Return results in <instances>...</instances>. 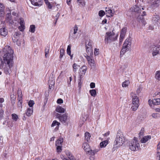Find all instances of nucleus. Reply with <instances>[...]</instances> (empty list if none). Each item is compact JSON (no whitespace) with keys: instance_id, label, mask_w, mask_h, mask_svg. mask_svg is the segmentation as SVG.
I'll use <instances>...</instances> for the list:
<instances>
[{"instance_id":"obj_1","label":"nucleus","mask_w":160,"mask_h":160,"mask_svg":"<svg viewBox=\"0 0 160 160\" xmlns=\"http://www.w3.org/2000/svg\"><path fill=\"white\" fill-rule=\"evenodd\" d=\"M3 51L5 52L3 56L4 62L7 64L9 68L12 67L13 63V51L9 46H7L4 48Z\"/></svg>"},{"instance_id":"obj_53","label":"nucleus","mask_w":160,"mask_h":160,"mask_svg":"<svg viewBox=\"0 0 160 160\" xmlns=\"http://www.w3.org/2000/svg\"><path fill=\"white\" fill-rule=\"evenodd\" d=\"M144 128H142L140 132L139 133V134L140 135H143V134L144 133Z\"/></svg>"},{"instance_id":"obj_57","label":"nucleus","mask_w":160,"mask_h":160,"mask_svg":"<svg viewBox=\"0 0 160 160\" xmlns=\"http://www.w3.org/2000/svg\"><path fill=\"white\" fill-rule=\"evenodd\" d=\"M81 76L80 77V79L79 80V82L78 83V87H79V88H81V86L82 83V82H81Z\"/></svg>"},{"instance_id":"obj_12","label":"nucleus","mask_w":160,"mask_h":160,"mask_svg":"<svg viewBox=\"0 0 160 160\" xmlns=\"http://www.w3.org/2000/svg\"><path fill=\"white\" fill-rule=\"evenodd\" d=\"M21 33L19 32H16L12 38V40L14 42H17L19 39V37Z\"/></svg>"},{"instance_id":"obj_23","label":"nucleus","mask_w":160,"mask_h":160,"mask_svg":"<svg viewBox=\"0 0 160 160\" xmlns=\"http://www.w3.org/2000/svg\"><path fill=\"white\" fill-rule=\"evenodd\" d=\"M87 70V67L86 66H83L80 69V72L82 74H85Z\"/></svg>"},{"instance_id":"obj_34","label":"nucleus","mask_w":160,"mask_h":160,"mask_svg":"<svg viewBox=\"0 0 160 160\" xmlns=\"http://www.w3.org/2000/svg\"><path fill=\"white\" fill-rule=\"evenodd\" d=\"M79 66L76 63H74L72 65L73 71L76 72L79 68Z\"/></svg>"},{"instance_id":"obj_8","label":"nucleus","mask_w":160,"mask_h":160,"mask_svg":"<svg viewBox=\"0 0 160 160\" xmlns=\"http://www.w3.org/2000/svg\"><path fill=\"white\" fill-rule=\"evenodd\" d=\"M88 61V63L91 67V68H94L95 66V64L94 63V61L93 57L92 56L87 55L85 56Z\"/></svg>"},{"instance_id":"obj_36","label":"nucleus","mask_w":160,"mask_h":160,"mask_svg":"<svg viewBox=\"0 0 160 160\" xmlns=\"http://www.w3.org/2000/svg\"><path fill=\"white\" fill-rule=\"evenodd\" d=\"M67 155L71 160H74L73 156L70 152H67Z\"/></svg>"},{"instance_id":"obj_9","label":"nucleus","mask_w":160,"mask_h":160,"mask_svg":"<svg viewBox=\"0 0 160 160\" xmlns=\"http://www.w3.org/2000/svg\"><path fill=\"white\" fill-rule=\"evenodd\" d=\"M56 117L59 119L61 122H65L67 119L68 115L66 113H65L62 115L57 113L56 115Z\"/></svg>"},{"instance_id":"obj_59","label":"nucleus","mask_w":160,"mask_h":160,"mask_svg":"<svg viewBox=\"0 0 160 160\" xmlns=\"http://www.w3.org/2000/svg\"><path fill=\"white\" fill-rule=\"evenodd\" d=\"M47 6L48 7V8L49 9H51L52 8V6L51 5V4L50 2H49L48 3L46 4Z\"/></svg>"},{"instance_id":"obj_51","label":"nucleus","mask_w":160,"mask_h":160,"mask_svg":"<svg viewBox=\"0 0 160 160\" xmlns=\"http://www.w3.org/2000/svg\"><path fill=\"white\" fill-rule=\"evenodd\" d=\"M159 1H156L155 3H154V7H158L159 5Z\"/></svg>"},{"instance_id":"obj_48","label":"nucleus","mask_w":160,"mask_h":160,"mask_svg":"<svg viewBox=\"0 0 160 160\" xmlns=\"http://www.w3.org/2000/svg\"><path fill=\"white\" fill-rule=\"evenodd\" d=\"M142 89V88L141 87H139V88L137 89L136 90V93L137 94H139L141 92V91Z\"/></svg>"},{"instance_id":"obj_39","label":"nucleus","mask_w":160,"mask_h":160,"mask_svg":"<svg viewBox=\"0 0 160 160\" xmlns=\"http://www.w3.org/2000/svg\"><path fill=\"white\" fill-rule=\"evenodd\" d=\"M11 17L12 16L10 12L6 14V19L7 20H8V21H10L11 20Z\"/></svg>"},{"instance_id":"obj_11","label":"nucleus","mask_w":160,"mask_h":160,"mask_svg":"<svg viewBox=\"0 0 160 160\" xmlns=\"http://www.w3.org/2000/svg\"><path fill=\"white\" fill-rule=\"evenodd\" d=\"M105 11L106 12L107 16L108 17H112L115 12L114 10L112 11L109 8L107 7L106 8Z\"/></svg>"},{"instance_id":"obj_50","label":"nucleus","mask_w":160,"mask_h":160,"mask_svg":"<svg viewBox=\"0 0 160 160\" xmlns=\"http://www.w3.org/2000/svg\"><path fill=\"white\" fill-rule=\"evenodd\" d=\"M3 111L2 109L0 108V118H1L3 117Z\"/></svg>"},{"instance_id":"obj_61","label":"nucleus","mask_w":160,"mask_h":160,"mask_svg":"<svg viewBox=\"0 0 160 160\" xmlns=\"http://www.w3.org/2000/svg\"><path fill=\"white\" fill-rule=\"evenodd\" d=\"M20 25H24V21L23 20L21 19L20 21Z\"/></svg>"},{"instance_id":"obj_27","label":"nucleus","mask_w":160,"mask_h":160,"mask_svg":"<svg viewBox=\"0 0 160 160\" xmlns=\"http://www.w3.org/2000/svg\"><path fill=\"white\" fill-rule=\"evenodd\" d=\"M108 143L107 140L101 142L100 144V146L101 148H104L106 146Z\"/></svg>"},{"instance_id":"obj_6","label":"nucleus","mask_w":160,"mask_h":160,"mask_svg":"<svg viewBox=\"0 0 160 160\" xmlns=\"http://www.w3.org/2000/svg\"><path fill=\"white\" fill-rule=\"evenodd\" d=\"M125 141L123 134L122 132H118L115 140V144L118 145V146H122Z\"/></svg>"},{"instance_id":"obj_60","label":"nucleus","mask_w":160,"mask_h":160,"mask_svg":"<svg viewBox=\"0 0 160 160\" xmlns=\"http://www.w3.org/2000/svg\"><path fill=\"white\" fill-rule=\"evenodd\" d=\"M98 49H97V48H95V51H94V52L95 55H98Z\"/></svg>"},{"instance_id":"obj_42","label":"nucleus","mask_w":160,"mask_h":160,"mask_svg":"<svg viewBox=\"0 0 160 160\" xmlns=\"http://www.w3.org/2000/svg\"><path fill=\"white\" fill-rule=\"evenodd\" d=\"M64 54V50L63 49H61L60 50V58H61Z\"/></svg>"},{"instance_id":"obj_40","label":"nucleus","mask_w":160,"mask_h":160,"mask_svg":"<svg viewBox=\"0 0 160 160\" xmlns=\"http://www.w3.org/2000/svg\"><path fill=\"white\" fill-rule=\"evenodd\" d=\"M71 46L70 45H68L67 50V53L69 55H71Z\"/></svg>"},{"instance_id":"obj_55","label":"nucleus","mask_w":160,"mask_h":160,"mask_svg":"<svg viewBox=\"0 0 160 160\" xmlns=\"http://www.w3.org/2000/svg\"><path fill=\"white\" fill-rule=\"evenodd\" d=\"M63 100L61 98L58 99L57 101V102L58 103H59H59H63Z\"/></svg>"},{"instance_id":"obj_41","label":"nucleus","mask_w":160,"mask_h":160,"mask_svg":"<svg viewBox=\"0 0 160 160\" xmlns=\"http://www.w3.org/2000/svg\"><path fill=\"white\" fill-rule=\"evenodd\" d=\"M12 116V119L15 121H16L18 118V115L16 114H13Z\"/></svg>"},{"instance_id":"obj_63","label":"nucleus","mask_w":160,"mask_h":160,"mask_svg":"<svg viewBox=\"0 0 160 160\" xmlns=\"http://www.w3.org/2000/svg\"><path fill=\"white\" fill-rule=\"evenodd\" d=\"M125 35V34H122L121 33L120 35V38H124Z\"/></svg>"},{"instance_id":"obj_37","label":"nucleus","mask_w":160,"mask_h":160,"mask_svg":"<svg viewBox=\"0 0 160 160\" xmlns=\"http://www.w3.org/2000/svg\"><path fill=\"white\" fill-rule=\"evenodd\" d=\"M35 27L34 25H31L29 29V31L32 32H34L35 31Z\"/></svg>"},{"instance_id":"obj_44","label":"nucleus","mask_w":160,"mask_h":160,"mask_svg":"<svg viewBox=\"0 0 160 160\" xmlns=\"http://www.w3.org/2000/svg\"><path fill=\"white\" fill-rule=\"evenodd\" d=\"M127 31V28H122L121 32V33L122 34L125 35Z\"/></svg>"},{"instance_id":"obj_54","label":"nucleus","mask_w":160,"mask_h":160,"mask_svg":"<svg viewBox=\"0 0 160 160\" xmlns=\"http://www.w3.org/2000/svg\"><path fill=\"white\" fill-rule=\"evenodd\" d=\"M87 42H86V45H87L90 48H91L92 46V42H90L89 41L88 42V44H87Z\"/></svg>"},{"instance_id":"obj_33","label":"nucleus","mask_w":160,"mask_h":160,"mask_svg":"<svg viewBox=\"0 0 160 160\" xmlns=\"http://www.w3.org/2000/svg\"><path fill=\"white\" fill-rule=\"evenodd\" d=\"M90 134L89 132H87L85 133V139H86V140H87V141H88V140L90 139Z\"/></svg>"},{"instance_id":"obj_2","label":"nucleus","mask_w":160,"mask_h":160,"mask_svg":"<svg viewBox=\"0 0 160 160\" xmlns=\"http://www.w3.org/2000/svg\"><path fill=\"white\" fill-rule=\"evenodd\" d=\"M131 96L132 98L131 108L132 110L136 111L138 108L139 105V98L132 92L131 93Z\"/></svg>"},{"instance_id":"obj_49","label":"nucleus","mask_w":160,"mask_h":160,"mask_svg":"<svg viewBox=\"0 0 160 160\" xmlns=\"http://www.w3.org/2000/svg\"><path fill=\"white\" fill-rule=\"evenodd\" d=\"M34 104L33 101L30 100L28 102V105L30 107H32Z\"/></svg>"},{"instance_id":"obj_26","label":"nucleus","mask_w":160,"mask_h":160,"mask_svg":"<svg viewBox=\"0 0 160 160\" xmlns=\"http://www.w3.org/2000/svg\"><path fill=\"white\" fill-rule=\"evenodd\" d=\"M33 113V110L32 108H28L26 112V114L27 115L28 117L31 116L32 114Z\"/></svg>"},{"instance_id":"obj_18","label":"nucleus","mask_w":160,"mask_h":160,"mask_svg":"<svg viewBox=\"0 0 160 160\" xmlns=\"http://www.w3.org/2000/svg\"><path fill=\"white\" fill-rule=\"evenodd\" d=\"M32 3L36 6H38L41 5L42 0H30Z\"/></svg>"},{"instance_id":"obj_64","label":"nucleus","mask_w":160,"mask_h":160,"mask_svg":"<svg viewBox=\"0 0 160 160\" xmlns=\"http://www.w3.org/2000/svg\"><path fill=\"white\" fill-rule=\"evenodd\" d=\"M155 110L156 112H160V107L156 108L155 109Z\"/></svg>"},{"instance_id":"obj_43","label":"nucleus","mask_w":160,"mask_h":160,"mask_svg":"<svg viewBox=\"0 0 160 160\" xmlns=\"http://www.w3.org/2000/svg\"><path fill=\"white\" fill-rule=\"evenodd\" d=\"M98 14L100 17H102L105 14V13L104 11L100 10L99 11Z\"/></svg>"},{"instance_id":"obj_22","label":"nucleus","mask_w":160,"mask_h":160,"mask_svg":"<svg viewBox=\"0 0 160 160\" xmlns=\"http://www.w3.org/2000/svg\"><path fill=\"white\" fill-rule=\"evenodd\" d=\"M48 83L49 84V88L51 89L53 87V86L54 85L55 81L54 79L52 78H50L48 81Z\"/></svg>"},{"instance_id":"obj_5","label":"nucleus","mask_w":160,"mask_h":160,"mask_svg":"<svg viewBox=\"0 0 160 160\" xmlns=\"http://www.w3.org/2000/svg\"><path fill=\"white\" fill-rule=\"evenodd\" d=\"M129 147L131 150L134 151L136 150V148L138 149H139L140 147V145L138 142L137 138H134L129 143Z\"/></svg>"},{"instance_id":"obj_28","label":"nucleus","mask_w":160,"mask_h":160,"mask_svg":"<svg viewBox=\"0 0 160 160\" xmlns=\"http://www.w3.org/2000/svg\"><path fill=\"white\" fill-rule=\"evenodd\" d=\"M11 67H9L8 65L6 66V67L4 68V72L7 74H9L11 72V70L10 68Z\"/></svg>"},{"instance_id":"obj_47","label":"nucleus","mask_w":160,"mask_h":160,"mask_svg":"<svg viewBox=\"0 0 160 160\" xmlns=\"http://www.w3.org/2000/svg\"><path fill=\"white\" fill-rule=\"evenodd\" d=\"M159 19V17L158 16H156L153 18V20L155 21L158 22Z\"/></svg>"},{"instance_id":"obj_31","label":"nucleus","mask_w":160,"mask_h":160,"mask_svg":"<svg viewBox=\"0 0 160 160\" xmlns=\"http://www.w3.org/2000/svg\"><path fill=\"white\" fill-rule=\"evenodd\" d=\"M91 95L93 97H95L96 95V92L95 89H92L89 91Z\"/></svg>"},{"instance_id":"obj_14","label":"nucleus","mask_w":160,"mask_h":160,"mask_svg":"<svg viewBox=\"0 0 160 160\" xmlns=\"http://www.w3.org/2000/svg\"><path fill=\"white\" fill-rule=\"evenodd\" d=\"M151 138V136L150 135H148L144 137L141 140V142L142 143H145L148 140H150Z\"/></svg>"},{"instance_id":"obj_35","label":"nucleus","mask_w":160,"mask_h":160,"mask_svg":"<svg viewBox=\"0 0 160 160\" xmlns=\"http://www.w3.org/2000/svg\"><path fill=\"white\" fill-rule=\"evenodd\" d=\"M60 124V123L59 122H58L56 120H55L53 121L51 125V126L52 127H53L57 125V126L58 127Z\"/></svg>"},{"instance_id":"obj_3","label":"nucleus","mask_w":160,"mask_h":160,"mask_svg":"<svg viewBox=\"0 0 160 160\" xmlns=\"http://www.w3.org/2000/svg\"><path fill=\"white\" fill-rule=\"evenodd\" d=\"M131 44V42L130 38H128L126 39L120 52L121 55H123L127 51L129 50L130 48Z\"/></svg>"},{"instance_id":"obj_15","label":"nucleus","mask_w":160,"mask_h":160,"mask_svg":"<svg viewBox=\"0 0 160 160\" xmlns=\"http://www.w3.org/2000/svg\"><path fill=\"white\" fill-rule=\"evenodd\" d=\"M138 19L139 23L142 25L145 26L146 24V22L142 16L138 17Z\"/></svg>"},{"instance_id":"obj_46","label":"nucleus","mask_w":160,"mask_h":160,"mask_svg":"<svg viewBox=\"0 0 160 160\" xmlns=\"http://www.w3.org/2000/svg\"><path fill=\"white\" fill-rule=\"evenodd\" d=\"M57 151L58 152H61V151L62 149L61 146H57Z\"/></svg>"},{"instance_id":"obj_38","label":"nucleus","mask_w":160,"mask_h":160,"mask_svg":"<svg viewBox=\"0 0 160 160\" xmlns=\"http://www.w3.org/2000/svg\"><path fill=\"white\" fill-rule=\"evenodd\" d=\"M78 27L76 25L74 27V29H73V34H72V37H74V35H75L77 32V31L78 30Z\"/></svg>"},{"instance_id":"obj_13","label":"nucleus","mask_w":160,"mask_h":160,"mask_svg":"<svg viewBox=\"0 0 160 160\" xmlns=\"http://www.w3.org/2000/svg\"><path fill=\"white\" fill-rule=\"evenodd\" d=\"M99 151V149L92 150L91 148L87 152L90 155L93 156Z\"/></svg>"},{"instance_id":"obj_17","label":"nucleus","mask_w":160,"mask_h":160,"mask_svg":"<svg viewBox=\"0 0 160 160\" xmlns=\"http://www.w3.org/2000/svg\"><path fill=\"white\" fill-rule=\"evenodd\" d=\"M5 7L3 4L0 3V16L3 17L5 14L4 10Z\"/></svg>"},{"instance_id":"obj_30","label":"nucleus","mask_w":160,"mask_h":160,"mask_svg":"<svg viewBox=\"0 0 160 160\" xmlns=\"http://www.w3.org/2000/svg\"><path fill=\"white\" fill-rule=\"evenodd\" d=\"M129 83L130 82L129 80H126L122 82V86L123 87L125 88L128 86Z\"/></svg>"},{"instance_id":"obj_58","label":"nucleus","mask_w":160,"mask_h":160,"mask_svg":"<svg viewBox=\"0 0 160 160\" xmlns=\"http://www.w3.org/2000/svg\"><path fill=\"white\" fill-rule=\"evenodd\" d=\"M49 52V49H46L45 50V56L46 57H47V55L48 53Z\"/></svg>"},{"instance_id":"obj_16","label":"nucleus","mask_w":160,"mask_h":160,"mask_svg":"<svg viewBox=\"0 0 160 160\" xmlns=\"http://www.w3.org/2000/svg\"><path fill=\"white\" fill-rule=\"evenodd\" d=\"M8 31L5 28H2L0 29V34L1 35L5 36L7 35Z\"/></svg>"},{"instance_id":"obj_7","label":"nucleus","mask_w":160,"mask_h":160,"mask_svg":"<svg viewBox=\"0 0 160 160\" xmlns=\"http://www.w3.org/2000/svg\"><path fill=\"white\" fill-rule=\"evenodd\" d=\"M151 49L153 56L160 54V47L152 45L151 47Z\"/></svg>"},{"instance_id":"obj_24","label":"nucleus","mask_w":160,"mask_h":160,"mask_svg":"<svg viewBox=\"0 0 160 160\" xmlns=\"http://www.w3.org/2000/svg\"><path fill=\"white\" fill-rule=\"evenodd\" d=\"M63 138L61 137L56 142V146H61L63 142Z\"/></svg>"},{"instance_id":"obj_19","label":"nucleus","mask_w":160,"mask_h":160,"mask_svg":"<svg viewBox=\"0 0 160 160\" xmlns=\"http://www.w3.org/2000/svg\"><path fill=\"white\" fill-rule=\"evenodd\" d=\"M86 52L88 55L89 56H92L93 55V52L91 48H90L87 45H86Z\"/></svg>"},{"instance_id":"obj_62","label":"nucleus","mask_w":160,"mask_h":160,"mask_svg":"<svg viewBox=\"0 0 160 160\" xmlns=\"http://www.w3.org/2000/svg\"><path fill=\"white\" fill-rule=\"evenodd\" d=\"M152 116L154 118H156L157 117V113H153L152 114Z\"/></svg>"},{"instance_id":"obj_52","label":"nucleus","mask_w":160,"mask_h":160,"mask_svg":"<svg viewBox=\"0 0 160 160\" xmlns=\"http://www.w3.org/2000/svg\"><path fill=\"white\" fill-rule=\"evenodd\" d=\"M148 103H149V104L150 105V106L151 107H152V105H154L153 103V100H152L150 99L148 100Z\"/></svg>"},{"instance_id":"obj_25","label":"nucleus","mask_w":160,"mask_h":160,"mask_svg":"<svg viewBox=\"0 0 160 160\" xmlns=\"http://www.w3.org/2000/svg\"><path fill=\"white\" fill-rule=\"evenodd\" d=\"M131 10L133 12H139V11H141V10L137 5H135L133 8L131 9Z\"/></svg>"},{"instance_id":"obj_10","label":"nucleus","mask_w":160,"mask_h":160,"mask_svg":"<svg viewBox=\"0 0 160 160\" xmlns=\"http://www.w3.org/2000/svg\"><path fill=\"white\" fill-rule=\"evenodd\" d=\"M18 105L19 107H20L21 108H22V95L21 90H18Z\"/></svg>"},{"instance_id":"obj_21","label":"nucleus","mask_w":160,"mask_h":160,"mask_svg":"<svg viewBox=\"0 0 160 160\" xmlns=\"http://www.w3.org/2000/svg\"><path fill=\"white\" fill-rule=\"evenodd\" d=\"M55 110L57 112L61 113L64 112L65 111L64 108L59 106H58L56 108Z\"/></svg>"},{"instance_id":"obj_29","label":"nucleus","mask_w":160,"mask_h":160,"mask_svg":"<svg viewBox=\"0 0 160 160\" xmlns=\"http://www.w3.org/2000/svg\"><path fill=\"white\" fill-rule=\"evenodd\" d=\"M155 78L156 79L160 81V71H156L155 73Z\"/></svg>"},{"instance_id":"obj_45","label":"nucleus","mask_w":160,"mask_h":160,"mask_svg":"<svg viewBox=\"0 0 160 160\" xmlns=\"http://www.w3.org/2000/svg\"><path fill=\"white\" fill-rule=\"evenodd\" d=\"M25 28V26L24 25H20L18 27V29L22 32H23Z\"/></svg>"},{"instance_id":"obj_20","label":"nucleus","mask_w":160,"mask_h":160,"mask_svg":"<svg viewBox=\"0 0 160 160\" xmlns=\"http://www.w3.org/2000/svg\"><path fill=\"white\" fill-rule=\"evenodd\" d=\"M82 147L85 151L87 152L91 148L88 143L85 142L83 144Z\"/></svg>"},{"instance_id":"obj_32","label":"nucleus","mask_w":160,"mask_h":160,"mask_svg":"<svg viewBox=\"0 0 160 160\" xmlns=\"http://www.w3.org/2000/svg\"><path fill=\"white\" fill-rule=\"evenodd\" d=\"M153 103L154 105H159L160 104V98H157L153 100Z\"/></svg>"},{"instance_id":"obj_4","label":"nucleus","mask_w":160,"mask_h":160,"mask_svg":"<svg viewBox=\"0 0 160 160\" xmlns=\"http://www.w3.org/2000/svg\"><path fill=\"white\" fill-rule=\"evenodd\" d=\"M117 36H115L113 32H107L105 38V43H108L115 41L117 39Z\"/></svg>"},{"instance_id":"obj_56","label":"nucleus","mask_w":160,"mask_h":160,"mask_svg":"<svg viewBox=\"0 0 160 160\" xmlns=\"http://www.w3.org/2000/svg\"><path fill=\"white\" fill-rule=\"evenodd\" d=\"M90 86L91 88H94L95 87V84L94 82H91L90 84Z\"/></svg>"}]
</instances>
